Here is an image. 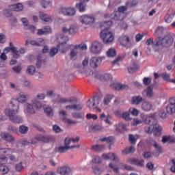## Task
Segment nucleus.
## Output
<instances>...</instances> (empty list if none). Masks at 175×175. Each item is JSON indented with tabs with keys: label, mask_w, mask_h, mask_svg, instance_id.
Here are the masks:
<instances>
[{
	"label": "nucleus",
	"mask_w": 175,
	"mask_h": 175,
	"mask_svg": "<svg viewBox=\"0 0 175 175\" xmlns=\"http://www.w3.org/2000/svg\"><path fill=\"white\" fill-rule=\"evenodd\" d=\"M119 42H120L121 44H122V46H124L125 44H128V43H129V42H130L129 37H128L127 36H122L119 38Z\"/></svg>",
	"instance_id": "39"
},
{
	"label": "nucleus",
	"mask_w": 175,
	"mask_h": 175,
	"mask_svg": "<svg viewBox=\"0 0 175 175\" xmlns=\"http://www.w3.org/2000/svg\"><path fill=\"white\" fill-rule=\"evenodd\" d=\"M135 151V149L133 146L126 147L122 151V155H128V154H132Z\"/></svg>",
	"instance_id": "34"
},
{
	"label": "nucleus",
	"mask_w": 175,
	"mask_h": 175,
	"mask_svg": "<svg viewBox=\"0 0 175 175\" xmlns=\"http://www.w3.org/2000/svg\"><path fill=\"white\" fill-rule=\"evenodd\" d=\"M44 113H45L48 117H54V109L50 106L44 108Z\"/></svg>",
	"instance_id": "30"
},
{
	"label": "nucleus",
	"mask_w": 175,
	"mask_h": 175,
	"mask_svg": "<svg viewBox=\"0 0 175 175\" xmlns=\"http://www.w3.org/2000/svg\"><path fill=\"white\" fill-rule=\"evenodd\" d=\"M111 99H113V95H107L106 97L104 98V104L109 105Z\"/></svg>",
	"instance_id": "61"
},
{
	"label": "nucleus",
	"mask_w": 175,
	"mask_h": 175,
	"mask_svg": "<svg viewBox=\"0 0 175 175\" xmlns=\"http://www.w3.org/2000/svg\"><path fill=\"white\" fill-rule=\"evenodd\" d=\"M129 140L131 144H136V141L137 139L135 137V135L130 134L129 136Z\"/></svg>",
	"instance_id": "62"
},
{
	"label": "nucleus",
	"mask_w": 175,
	"mask_h": 175,
	"mask_svg": "<svg viewBox=\"0 0 175 175\" xmlns=\"http://www.w3.org/2000/svg\"><path fill=\"white\" fill-rule=\"evenodd\" d=\"M139 1L137 0H130L126 3V6L127 8H134V6H137Z\"/></svg>",
	"instance_id": "41"
},
{
	"label": "nucleus",
	"mask_w": 175,
	"mask_h": 175,
	"mask_svg": "<svg viewBox=\"0 0 175 175\" xmlns=\"http://www.w3.org/2000/svg\"><path fill=\"white\" fill-rule=\"evenodd\" d=\"M111 87L116 91H122V90H126V88H128L126 85H122L121 83H113Z\"/></svg>",
	"instance_id": "28"
},
{
	"label": "nucleus",
	"mask_w": 175,
	"mask_h": 175,
	"mask_svg": "<svg viewBox=\"0 0 175 175\" xmlns=\"http://www.w3.org/2000/svg\"><path fill=\"white\" fill-rule=\"evenodd\" d=\"M35 70H36V68H35V66H29L27 67V73H28V75H35Z\"/></svg>",
	"instance_id": "54"
},
{
	"label": "nucleus",
	"mask_w": 175,
	"mask_h": 175,
	"mask_svg": "<svg viewBox=\"0 0 175 175\" xmlns=\"http://www.w3.org/2000/svg\"><path fill=\"white\" fill-rule=\"evenodd\" d=\"M174 41V40L173 39V36L170 34L165 36L163 38H161V37L157 38V42H159V46H163L164 47H170V46L173 44Z\"/></svg>",
	"instance_id": "3"
},
{
	"label": "nucleus",
	"mask_w": 175,
	"mask_h": 175,
	"mask_svg": "<svg viewBox=\"0 0 175 175\" xmlns=\"http://www.w3.org/2000/svg\"><path fill=\"white\" fill-rule=\"evenodd\" d=\"M101 81H110L113 80V76L109 73H105L100 76Z\"/></svg>",
	"instance_id": "32"
},
{
	"label": "nucleus",
	"mask_w": 175,
	"mask_h": 175,
	"mask_svg": "<svg viewBox=\"0 0 175 175\" xmlns=\"http://www.w3.org/2000/svg\"><path fill=\"white\" fill-rule=\"evenodd\" d=\"M27 99H28V95L23 94L21 93L17 100H14L11 102H13L14 105H15V106H17V105H16L17 102H18L19 103H24V102H27Z\"/></svg>",
	"instance_id": "20"
},
{
	"label": "nucleus",
	"mask_w": 175,
	"mask_h": 175,
	"mask_svg": "<svg viewBox=\"0 0 175 175\" xmlns=\"http://www.w3.org/2000/svg\"><path fill=\"white\" fill-rule=\"evenodd\" d=\"M102 49H103V45L98 41H94L92 44L91 51L94 54H99L102 51Z\"/></svg>",
	"instance_id": "9"
},
{
	"label": "nucleus",
	"mask_w": 175,
	"mask_h": 175,
	"mask_svg": "<svg viewBox=\"0 0 175 175\" xmlns=\"http://www.w3.org/2000/svg\"><path fill=\"white\" fill-rule=\"evenodd\" d=\"M77 31H79V27L77 25H72L69 28L70 35H75Z\"/></svg>",
	"instance_id": "46"
},
{
	"label": "nucleus",
	"mask_w": 175,
	"mask_h": 175,
	"mask_svg": "<svg viewBox=\"0 0 175 175\" xmlns=\"http://www.w3.org/2000/svg\"><path fill=\"white\" fill-rule=\"evenodd\" d=\"M12 6L14 12H21L24 9V6L21 3L14 4Z\"/></svg>",
	"instance_id": "44"
},
{
	"label": "nucleus",
	"mask_w": 175,
	"mask_h": 175,
	"mask_svg": "<svg viewBox=\"0 0 175 175\" xmlns=\"http://www.w3.org/2000/svg\"><path fill=\"white\" fill-rule=\"evenodd\" d=\"M72 118H76L77 120H80L84 118V113L83 112H74L72 113Z\"/></svg>",
	"instance_id": "43"
},
{
	"label": "nucleus",
	"mask_w": 175,
	"mask_h": 175,
	"mask_svg": "<svg viewBox=\"0 0 175 175\" xmlns=\"http://www.w3.org/2000/svg\"><path fill=\"white\" fill-rule=\"evenodd\" d=\"M142 94L146 98H152L154 96V91L151 88V86H148L146 90L142 92Z\"/></svg>",
	"instance_id": "24"
},
{
	"label": "nucleus",
	"mask_w": 175,
	"mask_h": 175,
	"mask_svg": "<svg viewBox=\"0 0 175 175\" xmlns=\"http://www.w3.org/2000/svg\"><path fill=\"white\" fill-rule=\"evenodd\" d=\"M130 113L129 111L123 112L122 113V118L126 121H131Z\"/></svg>",
	"instance_id": "60"
},
{
	"label": "nucleus",
	"mask_w": 175,
	"mask_h": 175,
	"mask_svg": "<svg viewBox=\"0 0 175 175\" xmlns=\"http://www.w3.org/2000/svg\"><path fill=\"white\" fill-rule=\"evenodd\" d=\"M59 116H60L62 120L64 121V122H66L67 124H69L70 125H75L77 124V121L72 120L69 118H68V113L66 111L62 110L59 112Z\"/></svg>",
	"instance_id": "8"
},
{
	"label": "nucleus",
	"mask_w": 175,
	"mask_h": 175,
	"mask_svg": "<svg viewBox=\"0 0 175 175\" xmlns=\"http://www.w3.org/2000/svg\"><path fill=\"white\" fill-rule=\"evenodd\" d=\"M29 130V128L28 126H26L25 125H21L19 127V132L22 135H25L28 133V131Z\"/></svg>",
	"instance_id": "48"
},
{
	"label": "nucleus",
	"mask_w": 175,
	"mask_h": 175,
	"mask_svg": "<svg viewBox=\"0 0 175 175\" xmlns=\"http://www.w3.org/2000/svg\"><path fill=\"white\" fill-rule=\"evenodd\" d=\"M109 27H106L100 33V38L105 44H110L114 42V34L109 31Z\"/></svg>",
	"instance_id": "2"
},
{
	"label": "nucleus",
	"mask_w": 175,
	"mask_h": 175,
	"mask_svg": "<svg viewBox=\"0 0 175 175\" xmlns=\"http://www.w3.org/2000/svg\"><path fill=\"white\" fill-rule=\"evenodd\" d=\"M139 69V65L136 62H134L131 66L128 68L129 73H135Z\"/></svg>",
	"instance_id": "35"
},
{
	"label": "nucleus",
	"mask_w": 175,
	"mask_h": 175,
	"mask_svg": "<svg viewBox=\"0 0 175 175\" xmlns=\"http://www.w3.org/2000/svg\"><path fill=\"white\" fill-rule=\"evenodd\" d=\"M1 137L8 143H12V142H14L15 140L14 137H13V135L9 133H1Z\"/></svg>",
	"instance_id": "19"
},
{
	"label": "nucleus",
	"mask_w": 175,
	"mask_h": 175,
	"mask_svg": "<svg viewBox=\"0 0 175 175\" xmlns=\"http://www.w3.org/2000/svg\"><path fill=\"white\" fill-rule=\"evenodd\" d=\"M120 168H122L123 170H130V171L133 170V167L131 165H128L122 163H120Z\"/></svg>",
	"instance_id": "56"
},
{
	"label": "nucleus",
	"mask_w": 175,
	"mask_h": 175,
	"mask_svg": "<svg viewBox=\"0 0 175 175\" xmlns=\"http://www.w3.org/2000/svg\"><path fill=\"white\" fill-rule=\"evenodd\" d=\"M59 103H70L71 105L73 103H77V98L72 96L70 98H66L59 96Z\"/></svg>",
	"instance_id": "13"
},
{
	"label": "nucleus",
	"mask_w": 175,
	"mask_h": 175,
	"mask_svg": "<svg viewBox=\"0 0 175 175\" xmlns=\"http://www.w3.org/2000/svg\"><path fill=\"white\" fill-rule=\"evenodd\" d=\"M30 44H31V46L40 47L42 46H44V40L43 38H38L36 40H31Z\"/></svg>",
	"instance_id": "25"
},
{
	"label": "nucleus",
	"mask_w": 175,
	"mask_h": 175,
	"mask_svg": "<svg viewBox=\"0 0 175 175\" xmlns=\"http://www.w3.org/2000/svg\"><path fill=\"white\" fill-rule=\"evenodd\" d=\"M106 54H107V56H108L109 57H113L117 55V51H116V49L110 48L109 49H108Z\"/></svg>",
	"instance_id": "40"
},
{
	"label": "nucleus",
	"mask_w": 175,
	"mask_h": 175,
	"mask_svg": "<svg viewBox=\"0 0 175 175\" xmlns=\"http://www.w3.org/2000/svg\"><path fill=\"white\" fill-rule=\"evenodd\" d=\"M79 21L82 24H85V25H91V24H94L95 22V18L88 15H82L79 18Z\"/></svg>",
	"instance_id": "7"
},
{
	"label": "nucleus",
	"mask_w": 175,
	"mask_h": 175,
	"mask_svg": "<svg viewBox=\"0 0 175 175\" xmlns=\"http://www.w3.org/2000/svg\"><path fill=\"white\" fill-rule=\"evenodd\" d=\"M143 83L144 85H150L151 84V79L149 77H144L143 79Z\"/></svg>",
	"instance_id": "64"
},
{
	"label": "nucleus",
	"mask_w": 175,
	"mask_h": 175,
	"mask_svg": "<svg viewBox=\"0 0 175 175\" xmlns=\"http://www.w3.org/2000/svg\"><path fill=\"white\" fill-rule=\"evenodd\" d=\"M92 169L93 170V173H94V174L96 175H100L102 174V173H103V168L100 167L98 165L93 166Z\"/></svg>",
	"instance_id": "38"
},
{
	"label": "nucleus",
	"mask_w": 175,
	"mask_h": 175,
	"mask_svg": "<svg viewBox=\"0 0 175 175\" xmlns=\"http://www.w3.org/2000/svg\"><path fill=\"white\" fill-rule=\"evenodd\" d=\"M75 47L79 50H81V51H84V50H87V44H80L79 45H75Z\"/></svg>",
	"instance_id": "58"
},
{
	"label": "nucleus",
	"mask_w": 175,
	"mask_h": 175,
	"mask_svg": "<svg viewBox=\"0 0 175 175\" xmlns=\"http://www.w3.org/2000/svg\"><path fill=\"white\" fill-rule=\"evenodd\" d=\"M32 104H33V107H36L38 110L42 109V107H43V105H42V102H40L36 99L33 100Z\"/></svg>",
	"instance_id": "45"
},
{
	"label": "nucleus",
	"mask_w": 175,
	"mask_h": 175,
	"mask_svg": "<svg viewBox=\"0 0 175 175\" xmlns=\"http://www.w3.org/2000/svg\"><path fill=\"white\" fill-rule=\"evenodd\" d=\"M141 107L144 111H150L152 109V104L150 101H143Z\"/></svg>",
	"instance_id": "21"
},
{
	"label": "nucleus",
	"mask_w": 175,
	"mask_h": 175,
	"mask_svg": "<svg viewBox=\"0 0 175 175\" xmlns=\"http://www.w3.org/2000/svg\"><path fill=\"white\" fill-rule=\"evenodd\" d=\"M29 144V142H28V140L27 139H22L21 141H19L17 144H16V151H19V148L21 147H25V146H28Z\"/></svg>",
	"instance_id": "33"
},
{
	"label": "nucleus",
	"mask_w": 175,
	"mask_h": 175,
	"mask_svg": "<svg viewBox=\"0 0 175 175\" xmlns=\"http://www.w3.org/2000/svg\"><path fill=\"white\" fill-rule=\"evenodd\" d=\"M152 132L154 136H161L162 133V126L160 125L153 126Z\"/></svg>",
	"instance_id": "31"
},
{
	"label": "nucleus",
	"mask_w": 175,
	"mask_h": 175,
	"mask_svg": "<svg viewBox=\"0 0 175 175\" xmlns=\"http://www.w3.org/2000/svg\"><path fill=\"white\" fill-rule=\"evenodd\" d=\"M105 18H110L111 20H114L115 21H122L125 18V14L122 12H115L112 14H106L105 15Z\"/></svg>",
	"instance_id": "4"
},
{
	"label": "nucleus",
	"mask_w": 175,
	"mask_h": 175,
	"mask_svg": "<svg viewBox=\"0 0 175 175\" xmlns=\"http://www.w3.org/2000/svg\"><path fill=\"white\" fill-rule=\"evenodd\" d=\"M100 142H106L107 143H113L114 142V137H105L100 139Z\"/></svg>",
	"instance_id": "52"
},
{
	"label": "nucleus",
	"mask_w": 175,
	"mask_h": 175,
	"mask_svg": "<svg viewBox=\"0 0 175 175\" xmlns=\"http://www.w3.org/2000/svg\"><path fill=\"white\" fill-rule=\"evenodd\" d=\"M5 114L8 116L10 121L14 124H22L23 118L16 114L18 113V105H14V103L10 102V107L8 109H5Z\"/></svg>",
	"instance_id": "1"
},
{
	"label": "nucleus",
	"mask_w": 175,
	"mask_h": 175,
	"mask_svg": "<svg viewBox=\"0 0 175 175\" xmlns=\"http://www.w3.org/2000/svg\"><path fill=\"white\" fill-rule=\"evenodd\" d=\"M13 152V149L10 148H0V157H6Z\"/></svg>",
	"instance_id": "27"
},
{
	"label": "nucleus",
	"mask_w": 175,
	"mask_h": 175,
	"mask_svg": "<svg viewBox=\"0 0 175 175\" xmlns=\"http://www.w3.org/2000/svg\"><path fill=\"white\" fill-rule=\"evenodd\" d=\"M56 40L57 43H59V44H57V49H59L60 46H62L64 43H66L69 40V38L66 36H62V35H57L56 36Z\"/></svg>",
	"instance_id": "16"
},
{
	"label": "nucleus",
	"mask_w": 175,
	"mask_h": 175,
	"mask_svg": "<svg viewBox=\"0 0 175 175\" xmlns=\"http://www.w3.org/2000/svg\"><path fill=\"white\" fill-rule=\"evenodd\" d=\"M12 53L13 58L17 59V58H20V54H25V49L21 48L18 49L17 47L12 48Z\"/></svg>",
	"instance_id": "12"
},
{
	"label": "nucleus",
	"mask_w": 175,
	"mask_h": 175,
	"mask_svg": "<svg viewBox=\"0 0 175 175\" xmlns=\"http://www.w3.org/2000/svg\"><path fill=\"white\" fill-rule=\"evenodd\" d=\"M39 17L40 20H42L45 23H49L50 21H52L51 16L44 14L43 12H39Z\"/></svg>",
	"instance_id": "29"
},
{
	"label": "nucleus",
	"mask_w": 175,
	"mask_h": 175,
	"mask_svg": "<svg viewBox=\"0 0 175 175\" xmlns=\"http://www.w3.org/2000/svg\"><path fill=\"white\" fill-rule=\"evenodd\" d=\"M92 150H94V151H103V150H105V146L94 145L92 146Z\"/></svg>",
	"instance_id": "55"
},
{
	"label": "nucleus",
	"mask_w": 175,
	"mask_h": 175,
	"mask_svg": "<svg viewBox=\"0 0 175 175\" xmlns=\"http://www.w3.org/2000/svg\"><path fill=\"white\" fill-rule=\"evenodd\" d=\"M100 120L103 121H105L106 124H110V120H109V118H110V115L106 116L105 113H101L100 116Z\"/></svg>",
	"instance_id": "51"
},
{
	"label": "nucleus",
	"mask_w": 175,
	"mask_h": 175,
	"mask_svg": "<svg viewBox=\"0 0 175 175\" xmlns=\"http://www.w3.org/2000/svg\"><path fill=\"white\" fill-rule=\"evenodd\" d=\"M0 173L1 174H8L9 173V167L5 165H0Z\"/></svg>",
	"instance_id": "49"
},
{
	"label": "nucleus",
	"mask_w": 175,
	"mask_h": 175,
	"mask_svg": "<svg viewBox=\"0 0 175 175\" xmlns=\"http://www.w3.org/2000/svg\"><path fill=\"white\" fill-rule=\"evenodd\" d=\"M57 172L61 175H72L73 170L68 165H63L57 169Z\"/></svg>",
	"instance_id": "5"
},
{
	"label": "nucleus",
	"mask_w": 175,
	"mask_h": 175,
	"mask_svg": "<svg viewBox=\"0 0 175 175\" xmlns=\"http://www.w3.org/2000/svg\"><path fill=\"white\" fill-rule=\"evenodd\" d=\"M144 98H143V96L138 95V96H134L131 98V105H135L136 106H139L140 103H142L144 102Z\"/></svg>",
	"instance_id": "18"
},
{
	"label": "nucleus",
	"mask_w": 175,
	"mask_h": 175,
	"mask_svg": "<svg viewBox=\"0 0 175 175\" xmlns=\"http://www.w3.org/2000/svg\"><path fill=\"white\" fill-rule=\"evenodd\" d=\"M146 44L147 46H151V44L153 46V47H158L159 46V42H158V38L154 41V39L152 38H149L146 40Z\"/></svg>",
	"instance_id": "36"
},
{
	"label": "nucleus",
	"mask_w": 175,
	"mask_h": 175,
	"mask_svg": "<svg viewBox=\"0 0 175 175\" xmlns=\"http://www.w3.org/2000/svg\"><path fill=\"white\" fill-rule=\"evenodd\" d=\"M130 162L131 165H135V166H138V167H144V161L143 159H131Z\"/></svg>",
	"instance_id": "22"
},
{
	"label": "nucleus",
	"mask_w": 175,
	"mask_h": 175,
	"mask_svg": "<svg viewBox=\"0 0 175 175\" xmlns=\"http://www.w3.org/2000/svg\"><path fill=\"white\" fill-rule=\"evenodd\" d=\"M75 8L81 12L83 13L85 12V8H87V3H84L83 1H79L75 5Z\"/></svg>",
	"instance_id": "26"
},
{
	"label": "nucleus",
	"mask_w": 175,
	"mask_h": 175,
	"mask_svg": "<svg viewBox=\"0 0 175 175\" xmlns=\"http://www.w3.org/2000/svg\"><path fill=\"white\" fill-rule=\"evenodd\" d=\"M26 110L29 114H35V109L33 108V104L31 105L29 103L26 104Z\"/></svg>",
	"instance_id": "42"
},
{
	"label": "nucleus",
	"mask_w": 175,
	"mask_h": 175,
	"mask_svg": "<svg viewBox=\"0 0 175 175\" xmlns=\"http://www.w3.org/2000/svg\"><path fill=\"white\" fill-rule=\"evenodd\" d=\"M36 139L38 142H42V143H50L53 140V137L51 135H38L36 137Z\"/></svg>",
	"instance_id": "11"
},
{
	"label": "nucleus",
	"mask_w": 175,
	"mask_h": 175,
	"mask_svg": "<svg viewBox=\"0 0 175 175\" xmlns=\"http://www.w3.org/2000/svg\"><path fill=\"white\" fill-rule=\"evenodd\" d=\"M58 54V49L55 47L51 48L50 52H49V56L51 57H55V55H57Z\"/></svg>",
	"instance_id": "57"
},
{
	"label": "nucleus",
	"mask_w": 175,
	"mask_h": 175,
	"mask_svg": "<svg viewBox=\"0 0 175 175\" xmlns=\"http://www.w3.org/2000/svg\"><path fill=\"white\" fill-rule=\"evenodd\" d=\"M24 29L26 31H30L32 33L35 32V29H36V27L34 25H25V27H24Z\"/></svg>",
	"instance_id": "53"
},
{
	"label": "nucleus",
	"mask_w": 175,
	"mask_h": 175,
	"mask_svg": "<svg viewBox=\"0 0 175 175\" xmlns=\"http://www.w3.org/2000/svg\"><path fill=\"white\" fill-rule=\"evenodd\" d=\"M102 157L103 159H111V161H114V162H120V159L116 153L110 152L108 154H103Z\"/></svg>",
	"instance_id": "14"
},
{
	"label": "nucleus",
	"mask_w": 175,
	"mask_h": 175,
	"mask_svg": "<svg viewBox=\"0 0 175 175\" xmlns=\"http://www.w3.org/2000/svg\"><path fill=\"white\" fill-rule=\"evenodd\" d=\"M89 129L90 132H100L103 129V126L100 124L92 125Z\"/></svg>",
	"instance_id": "37"
},
{
	"label": "nucleus",
	"mask_w": 175,
	"mask_h": 175,
	"mask_svg": "<svg viewBox=\"0 0 175 175\" xmlns=\"http://www.w3.org/2000/svg\"><path fill=\"white\" fill-rule=\"evenodd\" d=\"M68 50H70V57L71 59L75 58V57H77L79 49L76 47V45H73V44L69 45L66 50H62V53L64 54L66 53Z\"/></svg>",
	"instance_id": "6"
},
{
	"label": "nucleus",
	"mask_w": 175,
	"mask_h": 175,
	"mask_svg": "<svg viewBox=\"0 0 175 175\" xmlns=\"http://www.w3.org/2000/svg\"><path fill=\"white\" fill-rule=\"evenodd\" d=\"M61 12L64 16H67L68 17H72L76 14V9L72 7L62 8Z\"/></svg>",
	"instance_id": "10"
},
{
	"label": "nucleus",
	"mask_w": 175,
	"mask_h": 175,
	"mask_svg": "<svg viewBox=\"0 0 175 175\" xmlns=\"http://www.w3.org/2000/svg\"><path fill=\"white\" fill-rule=\"evenodd\" d=\"M166 111L168 114H173L175 112V105H167L166 106Z\"/></svg>",
	"instance_id": "50"
},
{
	"label": "nucleus",
	"mask_w": 175,
	"mask_h": 175,
	"mask_svg": "<svg viewBox=\"0 0 175 175\" xmlns=\"http://www.w3.org/2000/svg\"><path fill=\"white\" fill-rule=\"evenodd\" d=\"M103 58L96 57H92L90 61V66L92 68H98V66L102 64Z\"/></svg>",
	"instance_id": "15"
},
{
	"label": "nucleus",
	"mask_w": 175,
	"mask_h": 175,
	"mask_svg": "<svg viewBox=\"0 0 175 175\" xmlns=\"http://www.w3.org/2000/svg\"><path fill=\"white\" fill-rule=\"evenodd\" d=\"M148 124L149 125H152L153 126H158V120L155 117V114H151L148 118Z\"/></svg>",
	"instance_id": "23"
},
{
	"label": "nucleus",
	"mask_w": 175,
	"mask_h": 175,
	"mask_svg": "<svg viewBox=\"0 0 175 175\" xmlns=\"http://www.w3.org/2000/svg\"><path fill=\"white\" fill-rule=\"evenodd\" d=\"M92 162L93 163H102V158L99 157V156H95Z\"/></svg>",
	"instance_id": "63"
},
{
	"label": "nucleus",
	"mask_w": 175,
	"mask_h": 175,
	"mask_svg": "<svg viewBox=\"0 0 175 175\" xmlns=\"http://www.w3.org/2000/svg\"><path fill=\"white\" fill-rule=\"evenodd\" d=\"M3 15L5 17H13V13H12V10L9 9H6L3 10Z\"/></svg>",
	"instance_id": "59"
},
{
	"label": "nucleus",
	"mask_w": 175,
	"mask_h": 175,
	"mask_svg": "<svg viewBox=\"0 0 175 175\" xmlns=\"http://www.w3.org/2000/svg\"><path fill=\"white\" fill-rule=\"evenodd\" d=\"M72 148H80V145H74V146H59L57 149V152H60L61 154L64 153V152H66V151H68V150H72Z\"/></svg>",
	"instance_id": "17"
},
{
	"label": "nucleus",
	"mask_w": 175,
	"mask_h": 175,
	"mask_svg": "<svg viewBox=\"0 0 175 175\" xmlns=\"http://www.w3.org/2000/svg\"><path fill=\"white\" fill-rule=\"evenodd\" d=\"M93 103L92 105V107H95L96 109V106L100 103V98L99 96H94L93 97Z\"/></svg>",
	"instance_id": "47"
}]
</instances>
